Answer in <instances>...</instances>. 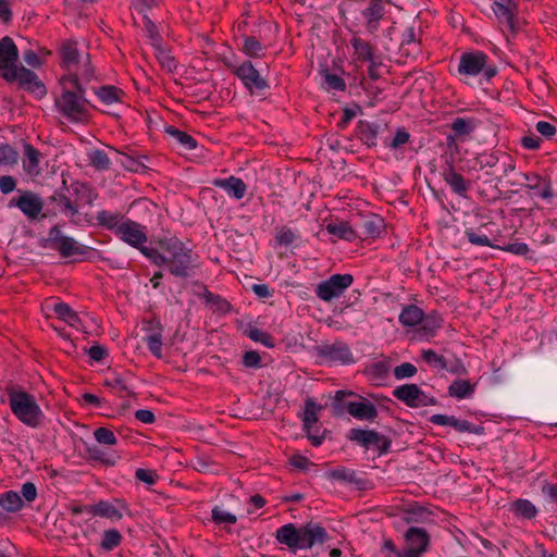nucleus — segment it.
Segmentation results:
<instances>
[{
    "label": "nucleus",
    "instance_id": "1",
    "mask_svg": "<svg viewBox=\"0 0 557 557\" xmlns=\"http://www.w3.org/2000/svg\"><path fill=\"white\" fill-rule=\"evenodd\" d=\"M158 244L163 252L157 248H145L141 253L154 265H166L172 275L187 278L199 267L198 255L176 236L161 238Z\"/></svg>",
    "mask_w": 557,
    "mask_h": 557
},
{
    "label": "nucleus",
    "instance_id": "2",
    "mask_svg": "<svg viewBox=\"0 0 557 557\" xmlns=\"http://www.w3.org/2000/svg\"><path fill=\"white\" fill-rule=\"evenodd\" d=\"M330 535L324 527L317 522H307L301 525L286 523L275 532V540L286 545L290 553L311 549L315 545H323Z\"/></svg>",
    "mask_w": 557,
    "mask_h": 557
},
{
    "label": "nucleus",
    "instance_id": "3",
    "mask_svg": "<svg viewBox=\"0 0 557 557\" xmlns=\"http://www.w3.org/2000/svg\"><path fill=\"white\" fill-rule=\"evenodd\" d=\"M61 95L55 98L58 111L69 121L77 123L87 116L88 100L85 97L86 88L79 83L77 73L65 74L61 77Z\"/></svg>",
    "mask_w": 557,
    "mask_h": 557
},
{
    "label": "nucleus",
    "instance_id": "4",
    "mask_svg": "<svg viewBox=\"0 0 557 557\" xmlns=\"http://www.w3.org/2000/svg\"><path fill=\"white\" fill-rule=\"evenodd\" d=\"M8 404L14 417L28 428L36 429L45 420V414L33 394L21 387H7Z\"/></svg>",
    "mask_w": 557,
    "mask_h": 557
},
{
    "label": "nucleus",
    "instance_id": "5",
    "mask_svg": "<svg viewBox=\"0 0 557 557\" xmlns=\"http://www.w3.org/2000/svg\"><path fill=\"white\" fill-rule=\"evenodd\" d=\"M457 73L466 77L482 74L485 81H490L497 74V69L488 63V57L484 52L471 51L460 55Z\"/></svg>",
    "mask_w": 557,
    "mask_h": 557
},
{
    "label": "nucleus",
    "instance_id": "6",
    "mask_svg": "<svg viewBox=\"0 0 557 557\" xmlns=\"http://www.w3.org/2000/svg\"><path fill=\"white\" fill-rule=\"evenodd\" d=\"M48 246L57 250L63 258L84 256L94 251L91 247L82 245L73 237L64 235L60 225L52 226L49 230L48 238L41 242V247L46 248Z\"/></svg>",
    "mask_w": 557,
    "mask_h": 557
},
{
    "label": "nucleus",
    "instance_id": "7",
    "mask_svg": "<svg viewBox=\"0 0 557 557\" xmlns=\"http://www.w3.org/2000/svg\"><path fill=\"white\" fill-rule=\"evenodd\" d=\"M346 437L367 450L375 449L377 456L389 453L392 446V440L375 430L354 428L349 430Z\"/></svg>",
    "mask_w": 557,
    "mask_h": 557
},
{
    "label": "nucleus",
    "instance_id": "8",
    "mask_svg": "<svg viewBox=\"0 0 557 557\" xmlns=\"http://www.w3.org/2000/svg\"><path fill=\"white\" fill-rule=\"evenodd\" d=\"M354 283V276L349 273L345 274H333L327 280L320 282L315 288V296L325 301L330 302L335 298H339L347 288Z\"/></svg>",
    "mask_w": 557,
    "mask_h": 557
},
{
    "label": "nucleus",
    "instance_id": "9",
    "mask_svg": "<svg viewBox=\"0 0 557 557\" xmlns=\"http://www.w3.org/2000/svg\"><path fill=\"white\" fill-rule=\"evenodd\" d=\"M18 49L13 39L5 36L0 39V75L7 82H14V71L18 67Z\"/></svg>",
    "mask_w": 557,
    "mask_h": 557
},
{
    "label": "nucleus",
    "instance_id": "10",
    "mask_svg": "<svg viewBox=\"0 0 557 557\" xmlns=\"http://www.w3.org/2000/svg\"><path fill=\"white\" fill-rule=\"evenodd\" d=\"M232 72L251 94L262 95L264 90L270 88L267 79L260 75L250 61H245L235 66Z\"/></svg>",
    "mask_w": 557,
    "mask_h": 557
},
{
    "label": "nucleus",
    "instance_id": "11",
    "mask_svg": "<svg viewBox=\"0 0 557 557\" xmlns=\"http://www.w3.org/2000/svg\"><path fill=\"white\" fill-rule=\"evenodd\" d=\"M408 548L403 550L401 557H421L430 546V534L423 528L410 527L404 534Z\"/></svg>",
    "mask_w": 557,
    "mask_h": 557
},
{
    "label": "nucleus",
    "instance_id": "12",
    "mask_svg": "<svg viewBox=\"0 0 557 557\" xmlns=\"http://www.w3.org/2000/svg\"><path fill=\"white\" fill-rule=\"evenodd\" d=\"M115 235L124 243L137 248L140 252L141 249L148 248L144 246L147 242L146 226L131 219L124 220Z\"/></svg>",
    "mask_w": 557,
    "mask_h": 557
},
{
    "label": "nucleus",
    "instance_id": "13",
    "mask_svg": "<svg viewBox=\"0 0 557 557\" xmlns=\"http://www.w3.org/2000/svg\"><path fill=\"white\" fill-rule=\"evenodd\" d=\"M317 355L324 361L341 362L344 364L354 362L349 346L344 342H335L317 347Z\"/></svg>",
    "mask_w": 557,
    "mask_h": 557
},
{
    "label": "nucleus",
    "instance_id": "14",
    "mask_svg": "<svg viewBox=\"0 0 557 557\" xmlns=\"http://www.w3.org/2000/svg\"><path fill=\"white\" fill-rule=\"evenodd\" d=\"M9 208H18L26 216L36 219L44 208V201L37 194L25 190L17 198H12L8 205Z\"/></svg>",
    "mask_w": 557,
    "mask_h": 557
},
{
    "label": "nucleus",
    "instance_id": "15",
    "mask_svg": "<svg viewBox=\"0 0 557 557\" xmlns=\"http://www.w3.org/2000/svg\"><path fill=\"white\" fill-rule=\"evenodd\" d=\"M14 82L17 81L21 88L34 94L35 97L39 99L46 96V86L38 79L35 72L24 66H20L14 71Z\"/></svg>",
    "mask_w": 557,
    "mask_h": 557
},
{
    "label": "nucleus",
    "instance_id": "16",
    "mask_svg": "<svg viewBox=\"0 0 557 557\" xmlns=\"http://www.w3.org/2000/svg\"><path fill=\"white\" fill-rule=\"evenodd\" d=\"M348 413L357 420L373 422L379 411L376 406L366 397L356 393L354 404H348Z\"/></svg>",
    "mask_w": 557,
    "mask_h": 557
},
{
    "label": "nucleus",
    "instance_id": "17",
    "mask_svg": "<svg viewBox=\"0 0 557 557\" xmlns=\"http://www.w3.org/2000/svg\"><path fill=\"white\" fill-rule=\"evenodd\" d=\"M442 176L454 194L461 198H468V193L471 189V182L466 180L460 173L456 172L451 163H448L443 168Z\"/></svg>",
    "mask_w": 557,
    "mask_h": 557
},
{
    "label": "nucleus",
    "instance_id": "18",
    "mask_svg": "<svg viewBox=\"0 0 557 557\" xmlns=\"http://www.w3.org/2000/svg\"><path fill=\"white\" fill-rule=\"evenodd\" d=\"M385 227L384 220L377 214H371L357 224L358 238L380 237Z\"/></svg>",
    "mask_w": 557,
    "mask_h": 557
},
{
    "label": "nucleus",
    "instance_id": "19",
    "mask_svg": "<svg viewBox=\"0 0 557 557\" xmlns=\"http://www.w3.org/2000/svg\"><path fill=\"white\" fill-rule=\"evenodd\" d=\"M122 509H126V506L119 499H115L114 503L100 500L89 507V513L112 520H120L123 517Z\"/></svg>",
    "mask_w": 557,
    "mask_h": 557
},
{
    "label": "nucleus",
    "instance_id": "20",
    "mask_svg": "<svg viewBox=\"0 0 557 557\" xmlns=\"http://www.w3.org/2000/svg\"><path fill=\"white\" fill-rule=\"evenodd\" d=\"M60 65L67 71V74L72 73L74 67L78 66L83 60L77 42L74 40H66L60 47Z\"/></svg>",
    "mask_w": 557,
    "mask_h": 557
},
{
    "label": "nucleus",
    "instance_id": "21",
    "mask_svg": "<svg viewBox=\"0 0 557 557\" xmlns=\"http://www.w3.org/2000/svg\"><path fill=\"white\" fill-rule=\"evenodd\" d=\"M212 185L222 188L230 197L236 200L243 199L247 190V185L244 181L233 175L226 178H215L212 181Z\"/></svg>",
    "mask_w": 557,
    "mask_h": 557
},
{
    "label": "nucleus",
    "instance_id": "22",
    "mask_svg": "<svg viewBox=\"0 0 557 557\" xmlns=\"http://www.w3.org/2000/svg\"><path fill=\"white\" fill-rule=\"evenodd\" d=\"M201 288L202 293H199L198 296L203 299L206 306H208L212 312L226 314L232 311L233 307L227 299L221 295L211 293L206 285H201Z\"/></svg>",
    "mask_w": 557,
    "mask_h": 557
},
{
    "label": "nucleus",
    "instance_id": "23",
    "mask_svg": "<svg viewBox=\"0 0 557 557\" xmlns=\"http://www.w3.org/2000/svg\"><path fill=\"white\" fill-rule=\"evenodd\" d=\"M513 1H494L492 9L498 21L507 26V28L515 34L517 32L515 17H513Z\"/></svg>",
    "mask_w": 557,
    "mask_h": 557
},
{
    "label": "nucleus",
    "instance_id": "24",
    "mask_svg": "<svg viewBox=\"0 0 557 557\" xmlns=\"http://www.w3.org/2000/svg\"><path fill=\"white\" fill-rule=\"evenodd\" d=\"M23 150H24V158H23V169L26 172V174L30 176H37L40 174V168H39V158L40 152L29 143L23 140Z\"/></svg>",
    "mask_w": 557,
    "mask_h": 557
},
{
    "label": "nucleus",
    "instance_id": "25",
    "mask_svg": "<svg viewBox=\"0 0 557 557\" xmlns=\"http://www.w3.org/2000/svg\"><path fill=\"white\" fill-rule=\"evenodd\" d=\"M356 393L347 389L336 391L331 398V407L333 410V414L336 417H341L345 413H348V404H354V398Z\"/></svg>",
    "mask_w": 557,
    "mask_h": 557
},
{
    "label": "nucleus",
    "instance_id": "26",
    "mask_svg": "<svg viewBox=\"0 0 557 557\" xmlns=\"http://www.w3.org/2000/svg\"><path fill=\"white\" fill-rule=\"evenodd\" d=\"M420 387L417 384H404L393 391V396L410 408H417Z\"/></svg>",
    "mask_w": 557,
    "mask_h": 557
},
{
    "label": "nucleus",
    "instance_id": "27",
    "mask_svg": "<svg viewBox=\"0 0 557 557\" xmlns=\"http://www.w3.org/2000/svg\"><path fill=\"white\" fill-rule=\"evenodd\" d=\"M366 20V27L369 33H374L380 25V21L384 16V8L381 3L370 2L369 7L362 11Z\"/></svg>",
    "mask_w": 557,
    "mask_h": 557
},
{
    "label": "nucleus",
    "instance_id": "28",
    "mask_svg": "<svg viewBox=\"0 0 557 557\" xmlns=\"http://www.w3.org/2000/svg\"><path fill=\"white\" fill-rule=\"evenodd\" d=\"M380 133V125L368 121H359L357 134L360 140L368 147L376 146V138Z\"/></svg>",
    "mask_w": 557,
    "mask_h": 557
},
{
    "label": "nucleus",
    "instance_id": "29",
    "mask_svg": "<svg viewBox=\"0 0 557 557\" xmlns=\"http://www.w3.org/2000/svg\"><path fill=\"white\" fill-rule=\"evenodd\" d=\"M329 476L332 480L350 483L356 485L358 488H362L366 481L364 479L357 475V472L352 469L345 467H336L329 472Z\"/></svg>",
    "mask_w": 557,
    "mask_h": 557
},
{
    "label": "nucleus",
    "instance_id": "30",
    "mask_svg": "<svg viewBox=\"0 0 557 557\" xmlns=\"http://www.w3.org/2000/svg\"><path fill=\"white\" fill-rule=\"evenodd\" d=\"M126 218L119 212H112L107 210H101L97 212L96 221L99 226L104 227L108 231L113 232L114 234L124 222Z\"/></svg>",
    "mask_w": 557,
    "mask_h": 557
},
{
    "label": "nucleus",
    "instance_id": "31",
    "mask_svg": "<svg viewBox=\"0 0 557 557\" xmlns=\"http://www.w3.org/2000/svg\"><path fill=\"white\" fill-rule=\"evenodd\" d=\"M326 231L341 239L354 242L358 238L357 228H354L348 222L339 221L326 225Z\"/></svg>",
    "mask_w": 557,
    "mask_h": 557
},
{
    "label": "nucleus",
    "instance_id": "32",
    "mask_svg": "<svg viewBox=\"0 0 557 557\" xmlns=\"http://www.w3.org/2000/svg\"><path fill=\"white\" fill-rule=\"evenodd\" d=\"M450 128L454 135H448V140H454L455 137L468 136L475 129V120L472 117H455Z\"/></svg>",
    "mask_w": 557,
    "mask_h": 557
},
{
    "label": "nucleus",
    "instance_id": "33",
    "mask_svg": "<svg viewBox=\"0 0 557 557\" xmlns=\"http://www.w3.org/2000/svg\"><path fill=\"white\" fill-rule=\"evenodd\" d=\"M487 225L488 224H482L478 228L467 227L465 230V236L467 237L469 243L481 247L497 248V246L492 244L488 234L484 232V230H487Z\"/></svg>",
    "mask_w": 557,
    "mask_h": 557
},
{
    "label": "nucleus",
    "instance_id": "34",
    "mask_svg": "<svg viewBox=\"0 0 557 557\" xmlns=\"http://www.w3.org/2000/svg\"><path fill=\"white\" fill-rule=\"evenodd\" d=\"M475 392V384L468 380H455L448 386V395L457 399L470 398Z\"/></svg>",
    "mask_w": 557,
    "mask_h": 557
},
{
    "label": "nucleus",
    "instance_id": "35",
    "mask_svg": "<svg viewBox=\"0 0 557 557\" xmlns=\"http://www.w3.org/2000/svg\"><path fill=\"white\" fill-rule=\"evenodd\" d=\"M424 312L416 305H408L403 308L398 319L404 326H416L423 321Z\"/></svg>",
    "mask_w": 557,
    "mask_h": 557
},
{
    "label": "nucleus",
    "instance_id": "36",
    "mask_svg": "<svg viewBox=\"0 0 557 557\" xmlns=\"http://www.w3.org/2000/svg\"><path fill=\"white\" fill-rule=\"evenodd\" d=\"M95 94L107 106L122 102V99L125 96V92L121 88L113 85L101 86L98 89H95Z\"/></svg>",
    "mask_w": 557,
    "mask_h": 557
},
{
    "label": "nucleus",
    "instance_id": "37",
    "mask_svg": "<svg viewBox=\"0 0 557 557\" xmlns=\"http://www.w3.org/2000/svg\"><path fill=\"white\" fill-rule=\"evenodd\" d=\"M156 325H157V329L152 330L145 337V343H146L149 351L156 358L160 359L162 357V346H163L162 332H163V326H162V324L159 321L156 323Z\"/></svg>",
    "mask_w": 557,
    "mask_h": 557
},
{
    "label": "nucleus",
    "instance_id": "38",
    "mask_svg": "<svg viewBox=\"0 0 557 557\" xmlns=\"http://www.w3.org/2000/svg\"><path fill=\"white\" fill-rule=\"evenodd\" d=\"M53 312L70 326L78 327V324H81L78 314L65 302H57L53 306Z\"/></svg>",
    "mask_w": 557,
    "mask_h": 557
},
{
    "label": "nucleus",
    "instance_id": "39",
    "mask_svg": "<svg viewBox=\"0 0 557 557\" xmlns=\"http://www.w3.org/2000/svg\"><path fill=\"white\" fill-rule=\"evenodd\" d=\"M510 509L516 516H519L521 518L529 519V520L535 518L537 515V509H536L535 505L525 498H519V499L515 500L511 504Z\"/></svg>",
    "mask_w": 557,
    "mask_h": 557
},
{
    "label": "nucleus",
    "instance_id": "40",
    "mask_svg": "<svg viewBox=\"0 0 557 557\" xmlns=\"http://www.w3.org/2000/svg\"><path fill=\"white\" fill-rule=\"evenodd\" d=\"M322 409L312 398H307L305 401L304 409V430L305 432H309L312 425L315 424L319 420L318 412Z\"/></svg>",
    "mask_w": 557,
    "mask_h": 557
},
{
    "label": "nucleus",
    "instance_id": "41",
    "mask_svg": "<svg viewBox=\"0 0 557 557\" xmlns=\"http://www.w3.org/2000/svg\"><path fill=\"white\" fill-rule=\"evenodd\" d=\"M0 506L9 512H16L23 508V499L17 492L8 491L0 495Z\"/></svg>",
    "mask_w": 557,
    "mask_h": 557
},
{
    "label": "nucleus",
    "instance_id": "42",
    "mask_svg": "<svg viewBox=\"0 0 557 557\" xmlns=\"http://www.w3.org/2000/svg\"><path fill=\"white\" fill-rule=\"evenodd\" d=\"M165 133L172 136L188 151L195 150L197 148V140L193 136L174 126H168L165 128Z\"/></svg>",
    "mask_w": 557,
    "mask_h": 557
},
{
    "label": "nucleus",
    "instance_id": "43",
    "mask_svg": "<svg viewBox=\"0 0 557 557\" xmlns=\"http://www.w3.org/2000/svg\"><path fill=\"white\" fill-rule=\"evenodd\" d=\"M104 386L113 389L117 394L125 392L129 396H135V392L129 386L127 379L117 373L113 374L111 377L106 379Z\"/></svg>",
    "mask_w": 557,
    "mask_h": 557
},
{
    "label": "nucleus",
    "instance_id": "44",
    "mask_svg": "<svg viewBox=\"0 0 557 557\" xmlns=\"http://www.w3.org/2000/svg\"><path fill=\"white\" fill-rule=\"evenodd\" d=\"M122 540H123V536L119 530H116V529L106 530V531H103V534H102L100 547L104 552H111L121 545Z\"/></svg>",
    "mask_w": 557,
    "mask_h": 557
},
{
    "label": "nucleus",
    "instance_id": "45",
    "mask_svg": "<svg viewBox=\"0 0 557 557\" xmlns=\"http://www.w3.org/2000/svg\"><path fill=\"white\" fill-rule=\"evenodd\" d=\"M89 164L99 171L108 170L111 161L108 154L101 149H92L87 153Z\"/></svg>",
    "mask_w": 557,
    "mask_h": 557
},
{
    "label": "nucleus",
    "instance_id": "46",
    "mask_svg": "<svg viewBox=\"0 0 557 557\" xmlns=\"http://www.w3.org/2000/svg\"><path fill=\"white\" fill-rule=\"evenodd\" d=\"M350 44L355 50V53L358 55V59L361 61H372L374 58L373 48L370 42L362 40L359 37H354L350 40Z\"/></svg>",
    "mask_w": 557,
    "mask_h": 557
},
{
    "label": "nucleus",
    "instance_id": "47",
    "mask_svg": "<svg viewBox=\"0 0 557 557\" xmlns=\"http://www.w3.org/2000/svg\"><path fill=\"white\" fill-rule=\"evenodd\" d=\"M20 158L18 151L10 144L0 145V165L14 166L17 164Z\"/></svg>",
    "mask_w": 557,
    "mask_h": 557
},
{
    "label": "nucleus",
    "instance_id": "48",
    "mask_svg": "<svg viewBox=\"0 0 557 557\" xmlns=\"http://www.w3.org/2000/svg\"><path fill=\"white\" fill-rule=\"evenodd\" d=\"M245 334L251 341H253L256 343H260L268 348H273L275 346V342H274L273 337L269 333H267L258 327L249 326L245 331Z\"/></svg>",
    "mask_w": 557,
    "mask_h": 557
},
{
    "label": "nucleus",
    "instance_id": "49",
    "mask_svg": "<svg viewBox=\"0 0 557 557\" xmlns=\"http://www.w3.org/2000/svg\"><path fill=\"white\" fill-rule=\"evenodd\" d=\"M264 47L252 36L244 37L243 52L250 58H259L262 55Z\"/></svg>",
    "mask_w": 557,
    "mask_h": 557
},
{
    "label": "nucleus",
    "instance_id": "50",
    "mask_svg": "<svg viewBox=\"0 0 557 557\" xmlns=\"http://www.w3.org/2000/svg\"><path fill=\"white\" fill-rule=\"evenodd\" d=\"M422 359L425 363H428L430 367L437 369V370H445L447 368V360L444 356L438 355L432 349H424L422 350Z\"/></svg>",
    "mask_w": 557,
    "mask_h": 557
},
{
    "label": "nucleus",
    "instance_id": "51",
    "mask_svg": "<svg viewBox=\"0 0 557 557\" xmlns=\"http://www.w3.org/2000/svg\"><path fill=\"white\" fill-rule=\"evenodd\" d=\"M72 73H77L79 83L83 81L88 83L94 77V67L90 63L89 54H86L85 58L81 61L78 66L72 70Z\"/></svg>",
    "mask_w": 557,
    "mask_h": 557
},
{
    "label": "nucleus",
    "instance_id": "52",
    "mask_svg": "<svg viewBox=\"0 0 557 557\" xmlns=\"http://www.w3.org/2000/svg\"><path fill=\"white\" fill-rule=\"evenodd\" d=\"M87 453L90 459L92 460L100 461L107 466L115 465V458L112 455L106 453L97 445L87 447Z\"/></svg>",
    "mask_w": 557,
    "mask_h": 557
},
{
    "label": "nucleus",
    "instance_id": "53",
    "mask_svg": "<svg viewBox=\"0 0 557 557\" xmlns=\"http://www.w3.org/2000/svg\"><path fill=\"white\" fill-rule=\"evenodd\" d=\"M211 518L216 524H235L237 517L228 511H225L219 506H214L211 510Z\"/></svg>",
    "mask_w": 557,
    "mask_h": 557
},
{
    "label": "nucleus",
    "instance_id": "54",
    "mask_svg": "<svg viewBox=\"0 0 557 557\" xmlns=\"http://www.w3.org/2000/svg\"><path fill=\"white\" fill-rule=\"evenodd\" d=\"M94 436L99 444L112 446L115 445L117 442L113 431L103 426L96 429L94 432Z\"/></svg>",
    "mask_w": 557,
    "mask_h": 557
},
{
    "label": "nucleus",
    "instance_id": "55",
    "mask_svg": "<svg viewBox=\"0 0 557 557\" xmlns=\"http://www.w3.org/2000/svg\"><path fill=\"white\" fill-rule=\"evenodd\" d=\"M541 492L544 499L550 505H557V483L544 480L541 485Z\"/></svg>",
    "mask_w": 557,
    "mask_h": 557
},
{
    "label": "nucleus",
    "instance_id": "56",
    "mask_svg": "<svg viewBox=\"0 0 557 557\" xmlns=\"http://www.w3.org/2000/svg\"><path fill=\"white\" fill-rule=\"evenodd\" d=\"M297 238L294 231L287 226L281 227L275 235V240L278 245L288 247Z\"/></svg>",
    "mask_w": 557,
    "mask_h": 557
},
{
    "label": "nucleus",
    "instance_id": "57",
    "mask_svg": "<svg viewBox=\"0 0 557 557\" xmlns=\"http://www.w3.org/2000/svg\"><path fill=\"white\" fill-rule=\"evenodd\" d=\"M417 373V368L414 364L410 362H404L394 369V376L397 380H404L407 377H411Z\"/></svg>",
    "mask_w": 557,
    "mask_h": 557
},
{
    "label": "nucleus",
    "instance_id": "58",
    "mask_svg": "<svg viewBox=\"0 0 557 557\" xmlns=\"http://www.w3.org/2000/svg\"><path fill=\"white\" fill-rule=\"evenodd\" d=\"M158 53L157 59L159 60L162 67L166 69L168 71L172 72L176 69V63L174 58L164 49L161 47H157Z\"/></svg>",
    "mask_w": 557,
    "mask_h": 557
},
{
    "label": "nucleus",
    "instance_id": "59",
    "mask_svg": "<svg viewBox=\"0 0 557 557\" xmlns=\"http://www.w3.org/2000/svg\"><path fill=\"white\" fill-rule=\"evenodd\" d=\"M119 162L131 172H140V170L145 169V165L141 162L126 153L121 154Z\"/></svg>",
    "mask_w": 557,
    "mask_h": 557
},
{
    "label": "nucleus",
    "instance_id": "60",
    "mask_svg": "<svg viewBox=\"0 0 557 557\" xmlns=\"http://www.w3.org/2000/svg\"><path fill=\"white\" fill-rule=\"evenodd\" d=\"M455 430L459 433L482 434L484 429L483 426L475 425L468 420L458 419Z\"/></svg>",
    "mask_w": 557,
    "mask_h": 557
},
{
    "label": "nucleus",
    "instance_id": "61",
    "mask_svg": "<svg viewBox=\"0 0 557 557\" xmlns=\"http://www.w3.org/2000/svg\"><path fill=\"white\" fill-rule=\"evenodd\" d=\"M410 139V134L406 131L405 127H399L396 131V134L392 141L387 145L391 149H398L405 144H407Z\"/></svg>",
    "mask_w": 557,
    "mask_h": 557
},
{
    "label": "nucleus",
    "instance_id": "62",
    "mask_svg": "<svg viewBox=\"0 0 557 557\" xmlns=\"http://www.w3.org/2000/svg\"><path fill=\"white\" fill-rule=\"evenodd\" d=\"M324 78L330 89L337 91L345 90L346 83L341 76L326 72Z\"/></svg>",
    "mask_w": 557,
    "mask_h": 557
},
{
    "label": "nucleus",
    "instance_id": "63",
    "mask_svg": "<svg viewBox=\"0 0 557 557\" xmlns=\"http://www.w3.org/2000/svg\"><path fill=\"white\" fill-rule=\"evenodd\" d=\"M429 421L435 425H449L455 429L458 418H456L455 416L436 413L431 416Z\"/></svg>",
    "mask_w": 557,
    "mask_h": 557
},
{
    "label": "nucleus",
    "instance_id": "64",
    "mask_svg": "<svg viewBox=\"0 0 557 557\" xmlns=\"http://www.w3.org/2000/svg\"><path fill=\"white\" fill-rule=\"evenodd\" d=\"M243 364L246 368L258 369L261 367V357L256 350L246 351L243 355Z\"/></svg>",
    "mask_w": 557,
    "mask_h": 557
}]
</instances>
